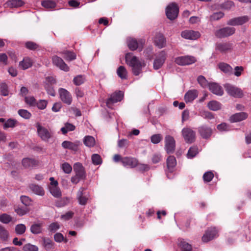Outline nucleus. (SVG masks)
Here are the masks:
<instances>
[{"label":"nucleus","mask_w":251,"mask_h":251,"mask_svg":"<svg viewBox=\"0 0 251 251\" xmlns=\"http://www.w3.org/2000/svg\"><path fill=\"white\" fill-rule=\"evenodd\" d=\"M126 64L131 67L132 72L135 75H138L142 72V69L146 64L144 61L139 60L132 53H127L125 56Z\"/></svg>","instance_id":"nucleus-1"},{"label":"nucleus","mask_w":251,"mask_h":251,"mask_svg":"<svg viewBox=\"0 0 251 251\" xmlns=\"http://www.w3.org/2000/svg\"><path fill=\"white\" fill-rule=\"evenodd\" d=\"M38 136L45 141H48L52 136L53 132L42 126L39 123L36 124Z\"/></svg>","instance_id":"nucleus-2"},{"label":"nucleus","mask_w":251,"mask_h":251,"mask_svg":"<svg viewBox=\"0 0 251 251\" xmlns=\"http://www.w3.org/2000/svg\"><path fill=\"white\" fill-rule=\"evenodd\" d=\"M145 43V40L142 39L136 40L131 38H128L127 40V46L129 49L132 50H138L139 51H141Z\"/></svg>","instance_id":"nucleus-3"},{"label":"nucleus","mask_w":251,"mask_h":251,"mask_svg":"<svg viewBox=\"0 0 251 251\" xmlns=\"http://www.w3.org/2000/svg\"><path fill=\"white\" fill-rule=\"evenodd\" d=\"M233 49V44L230 42H222L215 44V50L222 54L230 52Z\"/></svg>","instance_id":"nucleus-4"},{"label":"nucleus","mask_w":251,"mask_h":251,"mask_svg":"<svg viewBox=\"0 0 251 251\" xmlns=\"http://www.w3.org/2000/svg\"><path fill=\"white\" fill-rule=\"evenodd\" d=\"M235 32V28L226 26L215 31V35L219 38H224L232 35Z\"/></svg>","instance_id":"nucleus-5"},{"label":"nucleus","mask_w":251,"mask_h":251,"mask_svg":"<svg viewBox=\"0 0 251 251\" xmlns=\"http://www.w3.org/2000/svg\"><path fill=\"white\" fill-rule=\"evenodd\" d=\"M226 91L228 95L236 98H241L243 96L242 90L234 85L226 83L224 85Z\"/></svg>","instance_id":"nucleus-6"},{"label":"nucleus","mask_w":251,"mask_h":251,"mask_svg":"<svg viewBox=\"0 0 251 251\" xmlns=\"http://www.w3.org/2000/svg\"><path fill=\"white\" fill-rule=\"evenodd\" d=\"M196 61L195 57L190 55L179 56L175 58V62L178 65H189Z\"/></svg>","instance_id":"nucleus-7"},{"label":"nucleus","mask_w":251,"mask_h":251,"mask_svg":"<svg viewBox=\"0 0 251 251\" xmlns=\"http://www.w3.org/2000/svg\"><path fill=\"white\" fill-rule=\"evenodd\" d=\"M181 133L186 142L191 143L195 141L196 133L191 128L187 127L183 128L181 131Z\"/></svg>","instance_id":"nucleus-8"},{"label":"nucleus","mask_w":251,"mask_h":251,"mask_svg":"<svg viewBox=\"0 0 251 251\" xmlns=\"http://www.w3.org/2000/svg\"><path fill=\"white\" fill-rule=\"evenodd\" d=\"M165 150L167 153H172L176 148V141L173 137L167 135L165 137Z\"/></svg>","instance_id":"nucleus-9"},{"label":"nucleus","mask_w":251,"mask_h":251,"mask_svg":"<svg viewBox=\"0 0 251 251\" xmlns=\"http://www.w3.org/2000/svg\"><path fill=\"white\" fill-rule=\"evenodd\" d=\"M178 7L175 3L169 4L166 9V14L167 18L171 20L176 19L178 15Z\"/></svg>","instance_id":"nucleus-10"},{"label":"nucleus","mask_w":251,"mask_h":251,"mask_svg":"<svg viewBox=\"0 0 251 251\" xmlns=\"http://www.w3.org/2000/svg\"><path fill=\"white\" fill-rule=\"evenodd\" d=\"M218 235V230L215 227H210L207 229L202 237V240L203 242H208Z\"/></svg>","instance_id":"nucleus-11"},{"label":"nucleus","mask_w":251,"mask_h":251,"mask_svg":"<svg viewBox=\"0 0 251 251\" xmlns=\"http://www.w3.org/2000/svg\"><path fill=\"white\" fill-rule=\"evenodd\" d=\"M167 54L164 50L159 52L153 62V68L157 70L161 67L166 58Z\"/></svg>","instance_id":"nucleus-12"},{"label":"nucleus","mask_w":251,"mask_h":251,"mask_svg":"<svg viewBox=\"0 0 251 251\" xmlns=\"http://www.w3.org/2000/svg\"><path fill=\"white\" fill-rule=\"evenodd\" d=\"M181 36L185 39L195 40L200 37L201 34L199 31L193 30H185L181 32Z\"/></svg>","instance_id":"nucleus-13"},{"label":"nucleus","mask_w":251,"mask_h":251,"mask_svg":"<svg viewBox=\"0 0 251 251\" xmlns=\"http://www.w3.org/2000/svg\"><path fill=\"white\" fill-rule=\"evenodd\" d=\"M123 96V93L121 91L113 93L107 100L106 105L109 108H111V105L113 103L120 101L122 100Z\"/></svg>","instance_id":"nucleus-14"},{"label":"nucleus","mask_w":251,"mask_h":251,"mask_svg":"<svg viewBox=\"0 0 251 251\" xmlns=\"http://www.w3.org/2000/svg\"><path fill=\"white\" fill-rule=\"evenodd\" d=\"M52 61L53 65L59 68L60 70L65 72H68L69 71V67L61 58L57 56H53L52 58Z\"/></svg>","instance_id":"nucleus-15"},{"label":"nucleus","mask_w":251,"mask_h":251,"mask_svg":"<svg viewBox=\"0 0 251 251\" xmlns=\"http://www.w3.org/2000/svg\"><path fill=\"white\" fill-rule=\"evenodd\" d=\"M59 94L61 100L65 103L70 105L72 103V98L70 93L64 88L59 89Z\"/></svg>","instance_id":"nucleus-16"},{"label":"nucleus","mask_w":251,"mask_h":251,"mask_svg":"<svg viewBox=\"0 0 251 251\" xmlns=\"http://www.w3.org/2000/svg\"><path fill=\"white\" fill-rule=\"evenodd\" d=\"M249 20V18L247 16L239 17L230 19L227 21V24L232 26L242 25L247 22Z\"/></svg>","instance_id":"nucleus-17"},{"label":"nucleus","mask_w":251,"mask_h":251,"mask_svg":"<svg viewBox=\"0 0 251 251\" xmlns=\"http://www.w3.org/2000/svg\"><path fill=\"white\" fill-rule=\"evenodd\" d=\"M89 195L84 192V188L81 187L77 193V199L79 204L80 205H85L89 199Z\"/></svg>","instance_id":"nucleus-18"},{"label":"nucleus","mask_w":251,"mask_h":251,"mask_svg":"<svg viewBox=\"0 0 251 251\" xmlns=\"http://www.w3.org/2000/svg\"><path fill=\"white\" fill-rule=\"evenodd\" d=\"M176 165V158L174 156H170L167 159V170L166 173L167 177L170 178L169 173H171L174 171Z\"/></svg>","instance_id":"nucleus-19"},{"label":"nucleus","mask_w":251,"mask_h":251,"mask_svg":"<svg viewBox=\"0 0 251 251\" xmlns=\"http://www.w3.org/2000/svg\"><path fill=\"white\" fill-rule=\"evenodd\" d=\"M81 143L79 141L72 142L68 141H64L62 143V147L65 149H69L74 151H77Z\"/></svg>","instance_id":"nucleus-20"},{"label":"nucleus","mask_w":251,"mask_h":251,"mask_svg":"<svg viewBox=\"0 0 251 251\" xmlns=\"http://www.w3.org/2000/svg\"><path fill=\"white\" fill-rule=\"evenodd\" d=\"M122 163L126 167L134 168L138 165V161L135 158L125 157L122 159Z\"/></svg>","instance_id":"nucleus-21"},{"label":"nucleus","mask_w":251,"mask_h":251,"mask_svg":"<svg viewBox=\"0 0 251 251\" xmlns=\"http://www.w3.org/2000/svg\"><path fill=\"white\" fill-rule=\"evenodd\" d=\"M209 90L214 94L218 96H222L224 94L222 87L216 83H211L208 85Z\"/></svg>","instance_id":"nucleus-22"},{"label":"nucleus","mask_w":251,"mask_h":251,"mask_svg":"<svg viewBox=\"0 0 251 251\" xmlns=\"http://www.w3.org/2000/svg\"><path fill=\"white\" fill-rule=\"evenodd\" d=\"M58 185V182H55L54 185L52 184V186H49V187L50 193L53 197L56 198H60L62 195L61 191Z\"/></svg>","instance_id":"nucleus-23"},{"label":"nucleus","mask_w":251,"mask_h":251,"mask_svg":"<svg viewBox=\"0 0 251 251\" xmlns=\"http://www.w3.org/2000/svg\"><path fill=\"white\" fill-rule=\"evenodd\" d=\"M154 42L156 46L161 49L166 46V41L162 34L157 33L154 37Z\"/></svg>","instance_id":"nucleus-24"},{"label":"nucleus","mask_w":251,"mask_h":251,"mask_svg":"<svg viewBox=\"0 0 251 251\" xmlns=\"http://www.w3.org/2000/svg\"><path fill=\"white\" fill-rule=\"evenodd\" d=\"M198 131L201 137L205 139L209 137L212 133V129L205 126H200Z\"/></svg>","instance_id":"nucleus-25"},{"label":"nucleus","mask_w":251,"mask_h":251,"mask_svg":"<svg viewBox=\"0 0 251 251\" xmlns=\"http://www.w3.org/2000/svg\"><path fill=\"white\" fill-rule=\"evenodd\" d=\"M248 115L246 112H239L232 115L230 118L231 122H238L247 118Z\"/></svg>","instance_id":"nucleus-26"},{"label":"nucleus","mask_w":251,"mask_h":251,"mask_svg":"<svg viewBox=\"0 0 251 251\" xmlns=\"http://www.w3.org/2000/svg\"><path fill=\"white\" fill-rule=\"evenodd\" d=\"M30 190L35 194L40 196L45 195V190L44 188L38 185L35 184H31L29 185Z\"/></svg>","instance_id":"nucleus-27"},{"label":"nucleus","mask_w":251,"mask_h":251,"mask_svg":"<svg viewBox=\"0 0 251 251\" xmlns=\"http://www.w3.org/2000/svg\"><path fill=\"white\" fill-rule=\"evenodd\" d=\"M74 170L76 176L81 179L85 177V175L82 165L80 163H75L74 166Z\"/></svg>","instance_id":"nucleus-28"},{"label":"nucleus","mask_w":251,"mask_h":251,"mask_svg":"<svg viewBox=\"0 0 251 251\" xmlns=\"http://www.w3.org/2000/svg\"><path fill=\"white\" fill-rule=\"evenodd\" d=\"M198 97V92L196 90L188 91L185 95L184 99L186 102L194 100Z\"/></svg>","instance_id":"nucleus-29"},{"label":"nucleus","mask_w":251,"mask_h":251,"mask_svg":"<svg viewBox=\"0 0 251 251\" xmlns=\"http://www.w3.org/2000/svg\"><path fill=\"white\" fill-rule=\"evenodd\" d=\"M32 65V61L29 57H25L23 60L19 62V67L23 70H26L31 67Z\"/></svg>","instance_id":"nucleus-30"},{"label":"nucleus","mask_w":251,"mask_h":251,"mask_svg":"<svg viewBox=\"0 0 251 251\" xmlns=\"http://www.w3.org/2000/svg\"><path fill=\"white\" fill-rule=\"evenodd\" d=\"M43 223H34L30 226V231L34 234H38L42 232Z\"/></svg>","instance_id":"nucleus-31"},{"label":"nucleus","mask_w":251,"mask_h":251,"mask_svg":"<svg viewBox=\"0 0 251 251\" xmlns=\"http://www.w3.org/2000/svg\"><path fill=\"white\" fill-rule=\"evenodd\" d=\"M83 142L85 146L89 148L93 147L96 144L95 138L90 135L85 136L83 139Z\"/></svg>","instance_id":"nucleus-32"},{"label":"nucleus","mask_w":251,"mask_h":251,"mask_svg":"<svg viewBox=\"0 0 251 251\" xmlns=\"http://www.w3.org/2000/svg\"><path fill=\"white\" fill-rule=\"evenodd\" d=\"M218 66L219 69L224 73L228 75L232 74V68L229 65L225 63H220Z\"/></svg>","instance_id":"nucleus-33"},{"label":"nucleus","mask_w":251,"mask_h":251,"mask_svg":"<svg viewBox=\"0 0 251 251\" xmlns=\"http://www.w3.org/2000/svg\"><path fill=\"white\" fill-rule=\"evenodd\" d=\"M178 246L183 251H191L192 246L183 239H179L178 243Z\"/></svg>","instance_id":"nucleus-34"},{"label":"nucleus","mask_w":251,"mask_h":251,"mask_svg":"<svg viewBox=\"0 0 251 251\" xmlns=\"http://www.w3.org/2000/svg\"><path fill=\"white\" fill-rule=\"evenodd\" d=\"M8 231L3 226L0 225V239L3 242H6L8 241Z\"/></svg>","instance_id":"nucleus-35"},{"label":"nucleus","mask_w":251,"mask_h":251,"mask_svg":"<svg viewBox=\"0 0 251 251\" xmlns=\"http://www.w3.org/2000/svg\"><path fill=\"white\" fill-rule=\"evenodd\" d=\"M117 74L122 79H126L127 76V72L125 67L121 66L117 70Z\"/></svg>","instance_id":"nucleus-36"},{"label":"nucleus","mask_w":251,"mask_h":251,"mask_svg":"<svg viewBox=\"0 0 251 251\" xmlns=\"http://www.w3.org/2000/svg\"><path fill=\"white\" fill-rule=\"evenodd\" d=\"M22 164L25 168H30L36 165V161L33 159L26 158L23 159Z\"/></svg>","instance_id":"nucleus-37"},{"label":"nucleus","mask_w":251,"mask_h":251,"mask_svg":"<svg viewBox=\"0 0 251 251\" xmlns=\"http://www.w3.org/2000/svg\"><path fill=\"white\" fill-rule=\"evenodd\" d=\"M43 245L45 249L47 251L50 250L54 248V243L49 238H43Z\"/></svg>","instance_id":"nucleus-38"},{"label":"nucleus","mask_w":251,"mask_h":251,"mask_svg":"<svg viewBox=\"0 0 251 251\" xmlns=\"http://www.w3.org/2000/svg\"><path fill=\"white\" fill-rule=\"evenodd\" d=\"M207 106L211 110L217 111L221 109V104L218 101L212 100L207 104Z\"/></svg>","instance_id":"nucleus-39"},{"label":"nucleus","mask_w":251,"mask_h":251,"mask_svg":"<svg viewBox=\"0 0 251 251\" xmlns=\"http://www.w3.org/2000/svg\"><path fill=\"white\" fill-rule=\"evenodd\" d=\"M60 54L66 60L71 61L76 58V55L71 51H64L60 52Z\"/></svg>","instance_id":"nucleus-40"},{"label":"nucleus","mask_w":251,"mask_h":251,"mask_svg":"<svg viewBox=\"0 0 251 251\" xmlns=\"http://www.w3.org/2000/svg\"><path fill=\"white\" fill-rule=\"evenodd\" d=\"M75 128V127L74 125L70 123H67L65 124V126L61 128V131L63 134H65L69 131H74Z\"/></svg>","instance_id":"nucleus-41"},{"label":"nucleus","mask_w":251,"mask_h":251,"mask_svg":"<svg viewBox=\"0 0 251 251\" xmlns=\"http://www.w3.org/2000/svg\"><path fill=\"white\" fill-rule=\"evenodd\" d=\"M42 5L46 9L54 8L56 6V3L50 0H45L42 2Z\"/></svg>","instance_id":"nucleus-42"},{"label":"nucleus","mask_w":251,"mask_h":251,"mask_svg":"<svg viewBox=\"0 0 251 251\" xmlns=\"http://www.w3.org/2000/svg\"><path fill=\"white\" fill-rule=\"evenodd\" d=\"M6 4L11 7H18L22 6L24 2L21 0H11L8 1Z\"/></svg>","instance_id":"nucleus-43"},{"label":"nucleus","mask_w":251,"mask_h":251,"mask_svg":"<svg viewBox=\"0 0 251 251\" xmlns=\"http://www.w3.org/2000/svg\"><path fill=\"white\" fill-rule=\"evenodd\" d=\"M198 153V149L196 146L191 147L187 153V157L191 159Z\"/></svg>","instance_id":"nucleus-44"},{"label":"nucleus","mask_w":251,"mask_h":251,"mask_svg":"<svg viewBox=\"0 0 251 251\" xmlns=\"http://www.w3.org/2000/svg\"><path fill=\"white\" fill-rule=\"evenodd\" d=\"M85 81V78L84 75H78L74 77L73 82L76 85L79 86L82 84Z\"/></svg>","instance_id":"nucleus-45"},{"label":"nucleus","mask_w":251,"mask_h":251,"mask_svg":"<svg viewBox=\"0 0 251 251\" xmlns=\"http://www.w3.org/2000/svg\"><path fill=\"white\" fill-rule=\"evenodd\" d=\"M0 93L3 96H8L9 92L7 85L4 83H1L0 85Z\"/></svg>","instance_id":"nucleus-46"},{"label":"nucleus","mask_w":251,"mask_h":251,"mask_svg":"<svg viewBox=\"0 0 251 251\" xmlns=\"http://www.w3.org/2000/svg\"><path fill=\"white\" fill-rule=\"evenodd\" d=\"M18 113L21 117L25 119H29L31 116V113L25 109H20Z\"/></svg>","instance_id":"nucleus-47"},{"label":"nucleus","mask_w":251,"mask_h":251,"mask_svg":"<svg viewBox=\"0 0 251 251\" xmlns=\"http://www.w3.org/2000/svg\"><path fill=\"white\" fill-rule=\"evenodd\" d=\"M61 168L63 171L67 174H69L72 172V167L68 163L65 162L61 164Z\"/></svg>","instance_id":"nucleus-48"},{"label":"nucleus","mask_w":251,"mask_h":251,"mask_svg":"<svg viewBox=\"0 0 251 251\" xmlns=\"http://www.w3.org/2000/svg\"><path fill=\"white\" fill-rule=\"evenodd\" d=\"M197 81L200 85L203 88L208 86V83L206 78L202 75H200L198 77Z\"/></svg>","instance_id":"nucleus-49"},{"label":"nucleus","mask_w":251,"mask_h":251,"mask_svg":"<svg viewBox=\"0 0 251 251\" xmlns=\"http://www.w3.org/2000/svg\"><path fill=\"white\" fill-rule=\"evenodd\" d=\"M17 123L15 120L9 119L7 120L3 125V128L6 129L9 127H14Z\"/></svg>","instance_id":"nucleus-50"},{"label":"nucleus","mask_w":251,"mask_h":251,"mask_svg":"<svg viewBox=\"0 0 251 251\" xmlns=\"http://www.w3.org/2000/svg\"><path fill=\"white\" fill-rule=\"evenodd\" d=\"M23 250L24 251H38V248L35 245L28 243L23 246Z\"/></svg>","instance_id":"nucleus-51"},{"label":"nucleus","mask_w":251,"mask_h":251,"mask_svg":"<svg viewBox=\"0 0 251 251\" xmlns=\"http://www.w3.org/2000/svg\"><path fill=\"white\" fill-rule=\"evenodd\" d=\"M26 227L24 224L17 225L15 227V231L17 234L21 235L25 231Z\"/></svg>","instance_id":"nucleus-52"},{"label":"nucleus","mask_w":251,"mask_h":251,"mask_svg":"<svg viewBox=\"0 0 251 251\" xmlns=\"http://www.w3.org/2000/svg\"><path fill=\"white\" fill-rule=\"evenodd\" d=\"M224 14L222 12H218L213 13L211 15L210 17V20L211 21L219 20L222 17H223Z\"/></svg>","instance_id":"nucleus-53"},{"label":"nucleus","mask_w":251,"mask_h":251,"mask_svg":"<svg viewBox=\"0 0 251 251\" xmlns=\"http://www.w3.org/2000/svg\"><path fill=\"white\" fill-rule=\"evenodd\" d=\"M11 220V217L7 214H3L0 215V221L4 224L9 223Z\"/></svg>","instance_id":"nucleus-54"},{"label":"nucleus","mask_w":251,"mask_h":251,"mask_svg":"<svg viewBox=\"0 0 251 251\" xmlns=\"http://www.w3.org/2000/svg\"><path fill=\"white\" fill-rule=\"evenodd\" d=\"M91 158L93 163L95 165H99L102 163L101 158L98 154H93Z\"/></svg>","instance_id":"nucleus-55"},{"label":"nucleus","mask_w":251,"mask_h":251,"mask_svg":"<svg viewBox=\"0 0 251 251\" xmlns=\"http://www.w3.org/2000/svg\"><path fill=\"white\" fill-rule=\"evenodd\" d=\"M214 177L213 173L211 171H208L205 173L203 176V178L205 182H210Z\"/></svg>","instance_id":"nucleus-56"},{"label":"nucleus","mask_w":251,"mask_h":251,"mask_svg":"<svg viewBox=\"0 0 251 251\" xmlns=\"http://www.w3.org/2000/svg\"><path fill=\"white\" fill-rule=\"evenodd\" d=\"M25 101L26 104L30 106H33L36 104V100L33 96L25 97Z\"/></svg>","instance_id":"nucleus-57"},{"label":"nucleus","mask_w":251,"mask_h":251,"mask_svg":"<svg viewBox=\"0 0 251 251\" xmlns=\"http://www.w3.org/2000/svg\"><path fill=\"white\" fill-rule=\"evenodd\" d=\"M15 212L20 216L26 214L28 212V209L26 207H18L15 209Z\"/></svg>","instance_id":"nucleus-58"},{"label":"nucleus","mask_w":251,"mask_h":251,"mask_svg":"<svg viewBox=\"0 0 251 251\" xmlns=\"http://www.w3.org/2000/svg\"><path fill=\"white\" fill-rule=\"evenodd\" d=\"M59 228L60 225L58 223H53L50 225L48 227V230L50 232H54L59 229Z\"/></svg>","instance_id":"nucleus-59"},{"label":"nucleus","mask_w":251,"mask_h":251,"mask_svg":"<svg viewBox=\"0 0 251 251\" xmlns=\"http://www.w3.org/2000/svg\"><path fill=\"white\" fill-rule=\"evenodd\" d=\"M162 137L160 134H154L151 138V142L153 144H158L162 140Z\"/></svg>","instance_id":"nucleus-60"},{"label":"nucleus","mask_w":251,"mask_h":251,"mask_svg":"<svg viewBox=\"0 0 251 251\" xmlns=\"http://www.w3.org/2000/svg\"><path fill=\"white\" fill-rule=\"evenodd\" d=\"M20 200L22 203L25 206H29L31 204V199L27 196H22L20 198Z\"/></svg>","instance_id":"nucleus-61"},{"label":"nucleus","mask_w":251,"mask_h":251,"mask_svg":"<svg viewBox=\"0 0 251 251\" xmlns=\"http://www.w3.org/2000/svg\"><path fill=\"white\" fill-rule=\"evenodd\" d=\"M45 88L47 91V93L49 95L51 96H55V92L53 88L51 87V85L48 84H46L45 85Z\"/></svg>","instance_id":"nucleus-62"},{"label":"nucleus","mask_w":251,"mask_h":251,"mask_svg":"<svg viewBox=\"0 0 251 251\" xmlns=\"http://www.w3.org/2000/svg\"><path fill=\"white\" fill-rule=\"evenodd\" d=\"M234 70V75L238 77L241 75L242 72L244 71V68L242 66H236Z\"/></svg>","instance_id":"nucleus-63"},{"label":"nucleus","mask_w":251,"mask_h":251,"mask_svg":"<svg viewBox=\"0 0 251 251\" xmlns=\"http://www.w3.org/2000/svg\"><path fill=\"white\" fill-rule=\"evenodd\" d=\"M36 104L39 109H44L47 106V101L45 100H40Z\"/></svg>","instance_id":"nucleus-64"}]
</instances>
